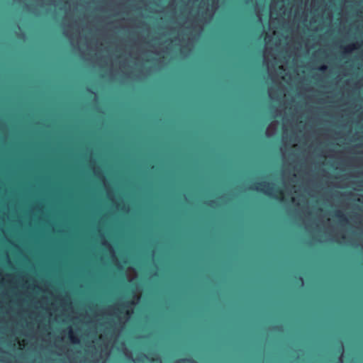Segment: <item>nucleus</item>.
Listing matches in <instances>:
<instances>
[{
    "instance_id": "6",
    "label": "nucleus",
    "mask_w": 363,
    "mask_h": 363,
    "mask_svg": "<svg viewBox=\"0 0 363 363\" xmlns=\"http://www.w3.org/2000/svg\"><path fill=\"white\" fill-rule=\"evenodd\" d=\"M194 361L191 359H182L178 361V363L188 362L192 363Z\"/></svg>"
},
{
    "instance_id": "5",
    "label": "nucleus",
    "mask_w": 363,
    "mask_h": 363,
    "mask_svg": "<svg viewBox=\"0 0 363 363\" xmlns=\"http://www.w3.org/2000/svg\"><path fill=\"white\" fill-rule=\"evenodd\" d=\"M275 197L277 199H279V200H282L283 199V192L281 190H280L279 189H277L275 191Z\"/></svg>"
},
{
    "instance_id": "11",
    "label": "nucleus",
    "mask_w": 363,
    "mask_h": 363,
    "mask_svg": "<svg viewBox=\"0 0 363 363\" xmlns=\"http://www.w3.org/2000/svg\"><path fill=\"white\" fill-rule=\"evenodd\" d=\"M213 201H210V202L208 203V204H211V203H213Z\"/></svg>"
},
{
    "instance_id": "9",
    "label": "nucleus",
    "mask_w": 363,
    "mask_h": 363,
    "mask_svg": "<svg viewBox=\"0 0 363 363\" xmlns=\"http://www.w3.org/2000/svg\"><path fill=\"white\" fill-rule=\"evenodd\" d=\"M339 352L340 354H342V347H340V350H339Z\"/></svg>"
},
{
    "instance_id": "2",
    "label": "nucleus",
    "mask_w": 363,
    "mask_h": 363,
    "mask_svg": "<svg viewBox=\"0 0 363 363\" xmlns=\"http://www.w3.org/2000/svg\"><path fill=\"white\" fill-rule=\"evenodd\" d=\"M357 46L355 44H351V45H347L346 47H344L343 49H344V52L345 53H350L351 52L352 50L357 49Z\"/></svg>"
},
{
    "instance_id": "1",
    "label": "nucleus",
    "mask_w": 363,
    "mask_h": 363,
    "mask_svg": "<svg viewBox=\"0 0 363 363\" xmlns=\"http://www.w3.org/2000/svg\"><path fill=\"white\" fill-rule=\"evenodd\" d=\"M252 189L269 196L272 195V191L274 190L272 184L266 182L255 184Z\"/></svg>"
},
{
    "instance_id": "7",
    "label": "nucleus",
    "mask_w": 363,
    "mask_h": 363,
    "mask_svg": "<svg viewBox=\"0 0 363 363\" xmlns=\"http://www.w3.org/2000/svg\"><path fill=\"white\" fill-rule=\"evenodd\" d=\"M328 69L327 66L325 65H321L318 67V69L321 72H325Z\"/></svg>"
},
{
    "instance_id": "10",
    "label": "nucleus",
    "mask_w": 363,
    "mask_h": 363,
    "mask_svg": "<svg viewBox=\"0 0 363 363\" xmlns=\"http://www.w3.org/2000/svg\"><path fill=\"white\" fill-rule=\"evenodd\" d=\"M151 360H152V362H154V361H158L159 359H152Z\"/></svg>"
},
{
    "instance_id": "4",
    "label": "nucleus",
    "mask_w": 363,
    "mask_h": 363,
    "mask_svg": "<svg viewBox=\"0 0 363 363\" xmlns=\"http://www.w3.org/2000/svg\"><path fill=\"white\" fill-rule=\"evenodd\" d=\"M69 338H70L72 342H73V343H79V342L78 337L74 335L73 332L71 330L69 331Z\"/></svg>"
},
{
    "instance_id": "3",
    "label": "nucleus",
    "mask_w": 363,
    "mask_h": 363,
    "mask_svg": "<svg viewBox=\"0 0 363 363\" xmlns=\"http://www.w3.org/2000/svg\"><path fill=\"white\" fill-rule=\"evenodd\" d=\"M335 217L342 222H347V220L345 215L341 211H337L335 214Z\"/></svg>"
},
{
    "instance_id": "8",
    "label": "nucleus",
    "mask_w": 363,
    "mask_h": 363,
    "mask_svg": "<svg viewBox=\"0 0 363 363\" xmlns=\"http://www.w3.org/2000/svg\"><path fill=\"white\" fill-rule=\"evenodd\" d=\"M297 279H298V282H300V283H303V279H302V277H298L297 278Z\"/></svg>"
}]
</instances>
